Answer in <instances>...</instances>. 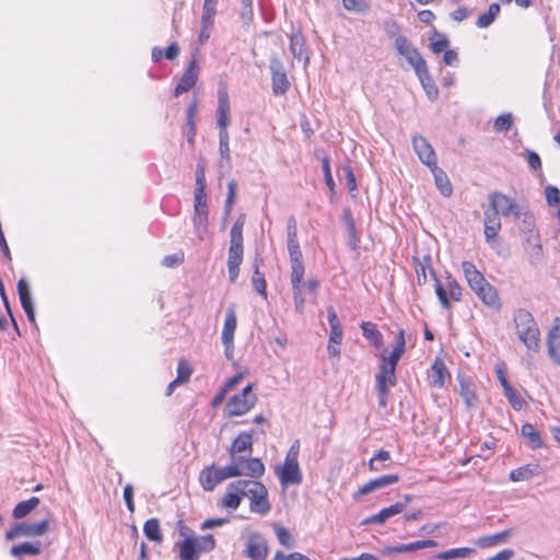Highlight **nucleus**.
I'll return each mask as SVG.
<instances>
[{
    "instance_id": "obj_1",
    "label": "nucleus",
    "mask_w": 560,
    "mask_h": 560,
    "mask_svg": "<svg viewBox=\"0 0 560 560\" xmlns=\"http://www.w3.org/2000/svg\"><path fill=\"white\" fill-rule=\"evenodd\" d=\"M228 490H235L249 499V510L259 515H266L271 510L266 486L253 479H237L228 485Z\"/></svg>"
},
{
    "instance_id": "obj_2",
    "label": "nucleus",
    "mask_w": 560,
    "mask_h": 560,
    "mask_svg": "<svg viewBox=\"0 0 560 560\" xmlns=\"http://www.w3.org/2000/svg\"><path fill=\"white\" fill-rule=\"evenodd\" d=\"M513 322L520 341L528 351L540 350V329L533 314L526 308H517L513 312Z\"/></svg>"
},
{
    "instance_id": "obj_3",
    "label": "nucleus",
    "mask_w": 560,
    "mask_h": 560,
    "mask_svg": "<svg viewBox=\"0 0 560 560\" xmlns=\"http://www.w3.org/2000/svg\"><path fill=\"white\" fill-rule=\"evenodd\" d=\"M415 271L417 273V281L419 285H423L428 281L427 272L430 273L431 278L434 280L435 283V293L436 296L442 304L444 308H450L451 304L448 302L446 291L444 287L442 285L440 279L438 278L433 267H432V257L429 254L423 255L420 257H412Z\"/></svg>"
},
{
    "instance_id": "obj_4",
    "label": "nucleus",
    "mask_w": 560,
    "mask_h": 560,
    "mask_svg": "<svg viewBox=\"0 0 560 560\" xmlns=\"http://www.w3.org/2000/svg\"><path fill=\"white\" fill-rule=\"evenodd\" d=\"M243 476V470H238L236 466L217 467L210 465L205 467L199 474V482L205 491H213L222 481Z\"/></svg>"
},
{
    "instance_id": "obj_5",
    "label": "nucleus",
    "mask_w": 560,
    "mask_h": 560,
    "mask_svg": "<svg viewBox=\"0 0 560 560\" xmlns=\"http://www.w3.org/2000/svg\"><path fill=\"white\" fill-rule=\"evenodd\" d=\"M256 401L257 396L253 393V384H248L240 394L230 398L225 407L226 413L229 417L242 416L249 411Z\"/></svg>"
},
{
    "instance_id": "obj_6",
    "label": "nucleus",
    "mask_w": 560,
    "mask_h": 560,
    "mask_svg": "<svg viewBox=\"0 0 560 560\" xmlns=\"http://www.w3.org/2000/svg\"><path fill=\"white\" fill-rule=\"evenodd\" d=\"M489 206L493 212L504 218L512 215L514 219H520L522 215L517 202L500 191L489 194Z\"/></svg>"
},
{
    "instance_id": "obj_7",
    "label": "nucleus",
    "mask_w": 560,
    "mask_h": 560,
    "mask_svg": "<svg viewBox=\"0 0 560 560\" xmlns=\"http://www.w3.org/2000/svg\"><path fill=\"white\" fill-rule=\"evenodd\" d=\"M395 48L398 54L404 56L407 62L413 68L415 72L427 67V61L422 58L419 50L405 36H397Z\"/></svg>"
},
{
    "instance_id": "obj_8",
    "label": "nucleus",
    "mask_w": 560,
    "mask_h": 560,
    "mask_svg": "<svg viewBox=\"0 0 560 560\" xmlns=\"http://www.w3.org/2000/svg\"><path fill=\"white\" fill-rule=\"evenodd\" d=\"M244 238L230 237V247L228 253V272L231 282H235L238 273L240 266L243 261L244 254Z\"/></svg>"
},
{
    "instance_id": "obj_9",
    "label": "nucleus",
    "mask_w": 560,
    "mask_h": 560,
    "mask_svg": "<svg viewBox=\"0 0 560 560\" xmlns=\"http://www.w3.org/2000/svg\"><path fill=\"white\" fill-rule=\"evenodd\" d=\"M245 556L252 560H266L268 546L261 534L254 532L248 535Z\"/></svg>"
},
{
    "instance_id": "obj_10",
    "label": "nucleus",
    "mask_w": 560,
    "mask_h": 560,
    "mask_svg": "<svg viewBox=\"0 0 560 560\" xmlns=\"http://www.w3.org/2000/svg\"><path fill=\"white\" fill-rule=\"evenodd\" d=\"M199 71L200 67L198 63V59L196 57H192V59L188 63L187 69L183 73L179 82L175 86L174 95L176 97L189 91L196 84Z\"/></svg>"
},
{
    "instance_id": "obj_11",
    "label": "nucleus",
    "mask_w": 560,
    "mask_h": 560,
    "mask_svg": "<svg viewBox=\"0 0 560 560\" xmlns=\"http://www.w3.org/2000/svg\"><path fill=\"white\" fill-rule=\"evenodd\" d=\"M412 145L419 160L428 167H432L438 164V159L434 149L429 143L427 138L422 136H415L412 138Z\"/></svg>"
},
{
    "instance_id": "obj_12",
    "label": "nucleus",
    "mask_w": 560,
    "mask_h": 560,
    "mask_svg": "<svg viewBox=\"0 0 560 560\" xmlns=\"http://www.w3.org/2000/svg\"><path fill=\"white\" fill-rule=\"evenodd\" d=\"M547 348L550 360L560 365V318L555 317L547 334Z\"/></svg>"
},
{
    "instance_id": "obj_13",
    "label": "nucleus",
    "mask_w": 560,
    "mask_h": 560,
    "mask_svg": "<svg viewBox=\"0 0 560 560\" xmlns=\"http://www.w3.org/2000/svg\"><path fill=\"white\" fill-rule=\"evenodd\" d=\"M399 476L396 474L385 475L381 476L378 478L372 479L369 482L364 483L362 487L359 488V490L353 495L354 499H358L359 497L369 494L371 492H374L376 490L389 487L394 483H397L399 481Z\"/></svg>"
},
{
    "instance_id": "obj_14",
    "label": "nucleus",
    "mask_w": 560,
    "mask_h": 560,
    "mask_svg": "<svg viewBox=\"0 0 560 560\" xmlns=\"http://www.w3.org/2000/svg\"><path fill=\"white\" fill-rule=\"evenodd\" d=\"M276 474L283 487L300 485L303 480L299 464L284 463L282 467L277 468Z\"/></svg>"
},
{
    "instance_id": "obj_15",
    "label": "nucleus",
    "mask_w": 560,
    "mask_h": 560,
    "mask_svg": "<svg viewBox=\"0 0 560 560\" xmlns=\"http://www.w3.org/2000/svg\"><path fill=\"white\" fill-rule=\"evenodd\" d=\"M472 291L485 305L493 310H499L501 307L498 291L491 283L488 282L486 284L479 285Z\"/></svg>"
},
{
    "instance_id": "obj_16",
    "label": "nucleus",
    "mask_w": 560,
    "mask_h": 560,
    "mask_svg": "<svg viewBox=\"0 0 560 560\" xmlns=\"http://www.w3.org/2000/svg\"><path fill=\"white\" fill-rule=\"evenodd\" d=\"M406 509V503H395L388 508L382 509L378 513L364 518L361 524L369 525L373 523L383 524L392 516L401 513Z\"/></svg>"
},
{
    "instance_id": "obj_17",
    "label": "nucleus",
    "mask_w": 560,
    "mask_h": 560,
    "mask_svg": "<svg viewBox=\"0 0 560 560\" xmlns=\"http://www.w3.org/2000/svg\"><path fill=\"white\" fill-rule=\"evenodd\" d=\"M237 320L236 315L233 308H229L226 311L224 326L222 330V343L226 348V352L234 348L233 340H234V332L236 329Z\"/></svg>"
},
{
    "instance_id": "obj_18",
    "label": "nucleus",
    "mask_w": 560,
    "mask_h": 560,
    "mask_svg": "<svg viewBox=\"0 0 560 560\" xmlns=\"http://www.w3.org/2000/svg\"><path fill=\"white\" fill-rule=\"evenodd\" d=\"M230 124V101L226 91L220 90L218 94L217 125L219 129L228 128Z\"/></svg>"
},
{
    "instance_id": "obj_19",
    "label": "nucleus",
    "mask_w": 560,
    "mask_h": 560,
    "mask_svg": "<svg viewBox=\"0 0 560 560\" xmlns=\"http://www.w3.org/2000/svg\"><path fill=\"white\" fill-rule=\"evenodd\" d=\"M462 269L467 280V283L471 290H475L477 287L488 283L485 276L476 268V266L472 262L463 261Z\"/></svg>"
},
{
    "instance_id": "obj_20",
    "label": "nucleus",
    "mask_w": 560,
    "mask_h": 560,
    "mask_svg": "<svg viewBox=\"0 0 560 560\" xmlns=\"http://www.w3.org/2000/svg\"><path fill=\"white\" fill-rule=\"evenodd\" d=\"M416 74H417L418 79L420 80L421 85H422L428 98L431 102L435 101L439 96V89H438L434 80L430 75L428 66L424 67L423 69L417 71Z\"/></svg>"
},
{
    "instance_id": "obj_21",
    "label": "nucleus",
    "mask_w": 560,
    "mask_h": 560,
    "mask_svg": "<svg viewBox=\"0 0 560 560\" xmlns=\"http://www.w3.org/2000/svg\"><path fill=\"white\" fill-rule=\"evenodd\" d=\"M375 381L376 387L389 388L390 386H395L397 382L396 369L381 363L380 371L375 375Z\"/></svg>"
},
{
    "instance_id": "obj_22",
    "label": "nucleus",
    "mask_w": 560,
    "mask_h": 560,
    "mask_svg": "<svg viewBox=\"0 0 560 560\" xmlns=\"http://www.w3.org/2000/svg\"><path fill=\"white\" fill-rule=\"evenodd\" d=\"M341 219L346 225L347 235H348V245L352 249H354L358 247L360 237H359V233L357 231L355 222H354V219L352 218L351 211L349 209H345L342 211Z\"/></svg>"
},
{
    "instance_id": "obj_23",
    "label": "nucleus",
    "mask_w": 560,
    "mask_h": 560,
    "mask_svg": "<svg viewBox=\"0 0 560 560\" xmlns=\"http://www.w3.org/2000/svg\"><path fill=\"white\" fill-rule=\"evenodd\" d=\"M430 170L434 176L436 188L444 197H450L453 192V187L447 174L442 168H440L438 164L435 166L430 167Z\"/></svg>"
},
{
    "instance_id": "obj_24",
    "label": "nucleus",
    "mask_w": 560,
    "mask_h": 560,
    "mask_svg": "<svg viewBox=\"0 0 560 560\" xmlns=\"http://www.w3.org/2000/svg\"><path fill=\"white\" fill-rule=\"evenodd\" d=\"M459 382V395L464 399V402L467 408H472L476 406L477 396L475 392L474 384L464 376H458Z\"/></svg>"
},
{
    "instance_id": "obj_25",
    "label": "nucleus",
    "mask_w": 560,
    "mask_h": 560,
    "mask_svg": "<svg viewBox=\"0 0 560 560\" xmlns=\"http://www.w3.org/2000/svg\"><path fill=\"white\" fill-rule=\"evenodd\" d=\"M40 552H42V542L39 540L25 541V542L13 546L10 550L11 556L15 557V558H19L22 556H37Z\"/></svg>"
},
{
    "instance_id": "obj_26",
    "label": "nucleus",
    "mask_w": 560,
    "mask_h": 560,
    "mask_svg": "<svg viewBox=\"0 0 560 560\" xmlns=\"http://www.w3.org/2000/svg\"><path fill=\"white\" fill-rule=\"evenodd\" d=\"M290 51L294 58L308 62V57L305 50V39L301 32H294L290 36Z\"/></svg>"
},
{
    "instance_id": "obj_27",
    "label": "nucleus",
    "mask_w": 560,
    "mask_h": 560,
    "mask_svg": "<svg viewBox=\"0 0 560 560\" xmlns=\"http://www.w3.org/2000/svg\"><path fill=\"white\" fill-rule=\"evenodd\" d=\"M512 535H513V529H505L500 533L480 537L477 540V545L481 548H489V547L498 546V545L506 542L508 539Z\"/></svg>"
},
{
    "instance_id": "obj_28",
    "label": "nucleus",
    "mask_w": 560,
    "mask_h": 560,
    "mask_svg": "<svg viewBox=\"0 0 560 560\" xmlns=\"http://www.w3.org/2000/svg\"><path fill=\"white\" fill-rule=\"evenodd\" d=\"M253 451V436L250 433L242 432L240 433L233 441L230 447V456L233 454L248 452L249 454Z\"/></svg>"
},
{
    "instance_id": "obj_29",
    "label": "nucleus",
    "mask_w": 560,
    "mask_h": 560,
    "mask_svg": "<svg viewBox=\"0 0 560 560\" xmlns=\"http://www.w3.org/2000/svg\"><path fill=\"white\" fill-rule=\"evenodd\" d=\"M446 368L443 361L436 359L429 374L430 384L434 387H443L445 383Z\"/></svg>"
},
{
    "instance_id": "obj_30",
    "label": "nucleus",
    "mask_w": 560,
    "mask_h": 560,
    "mask_svg": "<svg viewBox=\"0 0 560 560\" xmlns=\"http://www.w3.org/2000/svg\"><path fill=\"white\" fill-rule=\"evenodd\" d=\"M363 337L369 340L376 348L383 345V335L377 329L376 325L371 322H362L360 325Z\"/></svg>"
},
{
    "instance_id": "obj_31",
    "label": "nucleus",
    "mask_w": 560,
    "mask_h": 560,
    "mask_svg": "<svg viewBox=\"0 0 560 560\" xmlns=\"http://www.w3.org/2000/svg\"><path fill=\"white\" fill-rule=\"evenodd\" d=\"M39 504V499L37 497H32L28 500L19 502L12 511V516L15 520L23 518L27 516L33 510L37 508Z\"/></svg>"
},
{
    "instance_id": "obj_32",
    "label": "nucleus",
    "mask_w": 560,
    "mask_h": 560,
    "mask_svg": "<svg viewBox=\"0 0 560 560\" xmlns=\"http://www.w3.org/2000/svg\"><path fill=\"white\" fill-rule=\"evenodd\" d=\"M476 553V550L474 548L468 547H460V548H454L448 549L442 552H439L435 556V559L439 560H453V559H465Z\"/></svg>"
},
{
    "instance_id": "obj_33",
    "label": "nucleus",
    "mask_w": 560,
    "mask_h": 560,
    "mask_svg": "<svg viewBox=\"0 0 560 560\" xmlns=\"http://www.w3.org/2000/svg\"><path fill=\"white\" fill-rule=\"evenodd\" d=\"M23 536L37 537L44 535L49 528V521L43 520L38 523H21Z\"/></svg>"
},
{
    "instance_id": "obj_34",
    "label": "nucleus",
    "mask_w": 560,
    "mask_h": 560,
    "mask_svg": "<svg viewBox=\"0 0 560 560\" xmlns=\"http://www.w3.org/2000/svg\"><path fill=\"white\" fill-rule=\"evenodd\" d=\"M390 454L388 451L380 450L370 460L369 469L371 471H380L388 468L390 465Z\"/></svg>"
},
{
    "instance_id": "obj_35",
    "label": "nucleus",
    "mask_w": 560,
    "mask_h": 560,
    "mask_svg": "<svg viewBox=\"0 0 560 560\" xmlns=\"http://www.w3.org/2000/svg\"><path fill=\"white\" fill-rule=\"evenodd\" d=\"M261 262H262V258H258V257L254 261L255 270H254V275L252 277V283H253L255 291L258 294H261L266 298L267 296V292H266L267 284H266L264 273L259 271V265Z\"/></svg>"
},
{
    "instance_id": "obj_36",
    "label": "nucleus",
    "mask_w": 560,
    "mask_h": 560,
    "mask_svg": "<svg viewBox=\"0 0 560 560\" xmlns=\"http://www.w3.org/2000/svg\"><path fill=\"white\" fill-rule=\"evenodd\" d=\"M198 555L210 552L215 548V540L211 534L205 536L189 537Z\"/></svg>"
},
{
    "instance_id": "obj_37",
    "label": "nucleus",
    "mask_w": 560,
    "mask_h": 560,
    "mask_svg": "<svg viewBox=\"0 0 560 560\" xmlns=\"http://www.w3.org/2000/svg\"><path fill=\"white\" fill-rule=\"evenodd\" d=\"M18 293H19L21 305L24 311H27L28 307H34L31 288H30V284L26 281V279L21 278L19 280Z\"/></svg>"
},
{
    "instance_id": "obj_38",
    "label": "nucleus",
    "mask_w": 560,
    "mask_h": 560,
    "mask_svg": "<svg viewBox=\"0 0 560 560\" xmlns=\"http://www.w3.org/2000/svg\"><path fill=\"white\" fill-rule=\"evenodd\" d=\"M265 470L266 469L264 463L259 458L252 457L246 460L243 475L249 476L254 480L264 476Z\"/></svg>"
},
{
    "instance_id": "obj_39",
    "label": "nucleus",
    "mask_w": 560,
    "mask_h": 560,
    "mask_svg": "<svg viewBox=\"0 0 560 560\" xmlns=\"http://www.w3.org/2000/svg\"><path fill=\"white\" fill-rule=\"evenodd\" d=\"M522 435L527 439L528 444L533 448H539L544 445V441L538 431L530 423L522 425Z\"/></svg>"
},
{
    "instance_id": "obj_40",
    "label": "nucleus",
    "mask_w": 560,
    "mask_h": 560,
    "mask_svg": "<svg viewBox=\"0 0 560 560\" xmlns=\"http://www.w3.org/2000/svg\"><path fill=\"white\" fill-rule=\"evenodd\" d=\"M143 533L151 541L161 542L163 539L160 523L156 518H150L144 523Z\"/></svg>"
},
{
    "instance_id": "obj_41",
    "label": "nucleus",
    "mask_w": 560,
    "mask_h": 560,
    "mask_svg": "<svg viewBox=\"0 0 560 560\" xmlns=\"http://www.w3.org/2000/svg\"><path fill=\"white\" fill-rule=\"evenodd\" d=\"M272 92L276 95H283L290 88L287 72L271 74Z\"/></svg>"
},
{
    "instance_id": "obj_42",
    "label": "nucleus",
    "mask_w": 560,
    "mask_h": 560,
    "mask_svg": "<svg viewBox=\"0 0 560 560\" xmlns=\"http://www.w3.org/2000/svg\"><path fill=\"white\" fill-rule=\"evenodd\" d=\"M179 547V559L180 560H198L199 555L195 549L192 540L185 538L178 544Z\"/></svg>"
},
{
    "instance_id": "obj_43",
    "label": "nucleus",
    "mask_w": 560,
    "mask_h": 560,
    "mask_svg": "<svg viewBox=\"0 0 560 560\" xmlns=\"http://www.w3.org/2000/svg\"><path fill=\"white\" fill-rule=\"evenodd\" d=\"M291 284L292 287H302V281L304 277V264L303 259L300 260H291Z\"/></svg>"
},
{
    "instance_id": "obj_44",
    "label": "nucleus",
    "mask_w": 560,
    "mask_h": 560,
    "mask_svg": "<svg viewBox=\"0 0 560 560\" xmlns=\"http://www.w3.org/2000/svg\"><path fill=\"white\" fill-rule=\"evenodd\" d=\"M243 500V494L235 490H228L221 499V506L226 509L236 510Z\"/></svg>"
},
{
    "instance_id": "obj_45",
    "label": "nucleus",
    "mask_w": 560,
    "mask_h": 560,
    "mask_svg": "<svg viewBox=\"0 0 560 560\" xmlns=\"http://www.w3.org/2000/svg\"><path fill=\"white\" fill-rule=\"evenodd\" d=\"M430 49L434 54H440L442 51H445L446 48L450 46V40L447 36L443 33L435 32L433 37L430 38Z\"/></svg>"
},
{
    "instance_id": "obj_46",
    "label": "nucleus",
    "mask_w": 560,
    "mask_h": 560,
    "mask_svg": "<svg viewBox=\"0 0 560 560\" xmlns=\"http://www.w3.org/2000/svg\"><path fill=\"white\" fill-rule=\"evenodd\" d=\"M445 285L446 288L444 289L446 291L448 302L451 303V300L459 301L462 298V289L451 275H447Z\"/></svg>"
},
{
    "instance_id": "obj_47",
    "label": "nucleus",
    "mask_w": 560,
    "mask_h": 560,
    "mask_svg": "<svg viewBox=\"0 0 560 560\" xmlns=\"http://www.w3.org/2000/svg\"><path fill=\"white\" fill-rule=\"evenodd\" d=\"M192 223L197 237L203 241L208 232V215L194 214Z\"/></svg>"
},
{
    "instance_id": "obj_48",
    "label": "nucleus",
    "mask_w": 560,
    "mask_h": 560,
    "mask_svg": "<svg viewBox=\"0 0 560 560\" xmlns=\"http://www.w3.org/2000/svg\"><path fill=\"white\" fill-rule=\"evenodd\" d=\"M345 9L364 14L370 11L371 5L366 0H342Z\"/></svg>"
},
{
    "instance_id": "obj_49",
    "label": "nucleus",
    "mask_w": 560,
    "mask_h": 560,
    "mask_svg": "<svg viewBox=\"0 0 560 560\" xmlns=\"http://www.w3.org/2000/svg\"><path fill=\"white\" fill-rule=\"evenodd\" d=\"M513 125V116L511 113H505L498 116L493 122V129L497 132H503L511 129Z\"/></svg>"
},
{
    "instance_id": "obj_50",
    "label": "nucleus",
    "mask_w": 560,
    "mask_h": 560,
    "mask_svg": "<svg viewBox=\"0 0 560 560\" xmlns=\"http://www.w3.org/2000/svg\"><path fill=\"white\" fill-rule=\"evenodd\" d=\"M275 532L277 535V538L279 542L287 547V548H293L295 545L293 536L289 533L287 528L280 525H275Z\"/></svg>"
},
{
    "instance_id": "obj_51",
    "label": "nucleus",
    "mask_w": 560,
    "mask_h": 560,
    "mask_svg": "<svg viewBox=\"0 0 560 560\" xmlns=\"http://www.w3.org/2000/svg\"><path fill=\"white\" fill-rule=\"evenodd\" d=\"M534 476V471L529 466H523L517 469H514L510 474V478L512 481H524L528 480Z\"/></svg>"
},
{
    "instance_id": "obj_52",
    "label": "nucleus",
    "mask_w": 560,
    "mask_h": 560,
    "mask_svg": "<svg viewBox=\"0 0 560 560\" xmlns=\"http://www.w3.org/2000/svg\"><path fill=\"white\" fill-rule=\"evenodd\" d=\"M545 196H546V200L550 207L559 206L560 190L556 186L548 185L545 188Z\"/></svg>"
},
{
    "instance_id": "obj_53",
    "label": "nucleus",
    "mask_w": 560,
    "mask_h": 560,
    "mask_svg": "<svg viewBox=\"0 0 560 560\" xmlns=\"http://www.w3.org/2000/svg\"><path fill=\"white\" fill-rule=\"evenodd\" d=\"M322 168H323V173H324L325 184L327 185V187L329 188L331 194H334L335 192V182H334V178L331 175L330 163H329L328 158L323 159Z\"/></svg>"
},
{
    "instance_id": "obj_54",
    "label": "nucleus",
    "mask_w": 560,
    "mask_h": 560,
    "mask_svg": "<svg viewBox=\"0 0 560 560\" xmlns=\"http://www.w3.org/2000/svg\"><path fill=\"white\" fill-rule=\"evenodd\" d=\"M191 372L192 370L188 363L185 360H180L177 366V376L175 380L180 384L185 383L189 380Z\"/></svg>"
},
{
    "instance_id": "obj_55",
    "label": "nucleus",
    "mask_w": 560,
    "mask_h": 560,
    "mask_svg": "<svg viewBox=\"0 0 560 560\" xmlns=\"http://www.w3.org/2000/svg\"><path fill=\"white\" fill-rule=\"evenodd\" d=\"M246 215L245 213H241L236 221L234 222L231 231H230V237L232 238H243V228L245 225Z\"/></svg>"
},
{
    "instance_id": "obj_56",
    "label": "nucleus",
    "mask_w": 560,
    "mask_h": 560,
    "mask_svg": "<svg viewBox=\"0 0 560 560\" xmlns=\"http://www.w3.org/2000/svg\"><path fill=\"white\" fill-rule=\"evenodd\" d=\"M504 395L514 410H521L523 408V400L516 395L514 388L511 386L503 389Z\"/></svg>"
},
{
    "instance_id": "obj_57",
    "label": "nucleus",
    "mask_w": 560,
    "mask_h": 560,
    "mask_svg": "<svg viewBox=\"0 0 560 560\" xmlns=\"http://www.w3.org/2000/svg\"><path fill=\"white\" fill-rule=\"evenodd\" d=\"M215 8L217 5L214 4L203 3L201 24L213 25V18L217 11Z\"/></svg>"
},
{
    "instance_id": "obj_58",
    "label": "nucleus",
    "mask_w": 560,
    "mask_h": 560,
    "mask_svg": "<svg viewBox=\"0 0 560 560\" xmlns=\"http://www.w3.org/2000/svg\"><path fill=\"white\" fill-rule=\"evenodd\" d=\"M292 292L296 312L303 313L305 296L302 287H292Z\"/></svg>"
},
{
    "instance_id": "obj_59",
    "label": "nucleus",
    "mask_w": 560,
    "mask_h": 560,
    "mask_svg": "<svg viewBox=\"0 0 560 560\" xmlns=\"http://www.w3.org/2000/svg\"><path fill=\"white\" fill-rule=\"evenodd\" d=\"M523 155L525 156L528 165L535 170V171H538V170H541V160H540V156L532 151V150H525Z\"/></svg>"
},
{
    "instance_id": "obj_60",
    "label": "nucleus",
    "mask_w": 560,
    "mask_h": 560,
    "mask_svg": "<svg viewBox=\"0 0 560 560\" xmlns=\"http://www.w3.org/2000/svg\"><path fill=\"white\" fill-rule=\"evenodd\" d=\"M287 245H288V252H289V256H290V261L291 260L303 259V255H302V252L300 249L299 240L298 241L287 242Z\"/></svg>"
},
{
    "instance_id": "obj_61",
    "label": "nucleus",
    "mask_w": 560,
    "mask_h": 560,
    "mask_svg": "<svg viewBox=\"0 0 560 560\" xmlns=\"http://www.w3.org/2000/svg\"><path fill=\"white\" fill-rule=\"evenodd\" d=\"M342 173L346 178L347 186H348L349 190L354 191L357 189V182H355V176H354V173H353L351 166L345 165L342 167Z\"/></svg>"
},
{
    "instance_id": "obj_62",
    "label": "nucleus",
    "mask_w": 560,
    "mask_h": 560,
    "mask_svg": "<svg viewBox=\"0 0 560 560\" xmlns=\"http://www.w3.org/2000/svg\"><path fill=\"white\" fill-rule=\"evenodd\" d=\"M183 260H184V255L180 253L167 255L163 258L162 265L165 267H168V268H173V267L180 265L183 262Z\"/></svg>"
},
{
    "instance_id": "obj_63",
    "label": "nucleus",
    "mask_w": 560,
    "mask_h": 560,
    "mask_svg": "<svg viewBox=\"0 0 560 560\" xmlns=\"http://www.w3.org/2000/svg\"><path fill=\"white\" fill-rule=\"evenodd\" d=\"M298 241V228L294 217H290L287 223V242Z\"/></svg>"
},
{
    "instance_id": "obj_64",
    "label": "nucleus",
    "mask_w": 560,
    "mask_h": 560,
    "mask_svg": "<svg viewBox=\"0 0 560 560\" xmlns=\"http://www.w3.org/2000/svg\"><path fill=\"white\" fill-rule=\"evenodd\" d=\"M483 224L485 226H495L497 229H501L500 215L493 211H486Z\"/></svg>"
}]
</instances>
